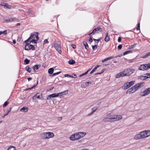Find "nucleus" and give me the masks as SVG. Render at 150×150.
I'll use <instances>...</instances> for the list:
<instances>
[{
  "label": "nucleus",
  "instance_id": "56",
  "mask_svg": "<svg viewBox=\"0 0 150 150\" xmlns=\"http://www.w3.org/2000/svg\"><path fill=\"white\" fill-rule=\"evenodd\" d=\"M62 119V117H59L58 118V120H61Z\"/></svg>",
  "mask_w": 150,
  "mask_h": 150
},
{
  "label": "nucleus",
  "instance_id": "11",
  "mask_svg": "<svg viewBox=\"0 0 150 150\" xmlns=\"http://www.w3.org/2000/svg\"><path fill=\"white\" fill-rule=\"evenodd\" d=\"M42 94L41 93H38L33 97L32 98L34 99L35 98H36L37 99H40L42 97Z\"/></svg>",
  "mask_w": 150,
  "mask_h": 150
},
{
  "label": "nucleus",
  "instance_id": "46",
  "mask_svg": "<svg viewBox=\"0 0 150 150\" xmlns=\"http://www.w3.org/2000/svg\"><path fill=\"white\" fill-rule=\"evenodd\" d=\"M94 31H92V32L91 33H89V34H88V35H93L95 33L94 32Z\"/></svg>",
  "mask_w": 150,
  "mask_h": 150
},
{
  "label": "nucleus",
  "instance_id": "59",
  "mask_svg": "<svg viewBox=\"0 0 150 150\" xmlns=\"http://www.w3.org/2000/svg\"><path fill=\"white\" fill-rule=\"evenodd\" d=\"M20 25V23H17L16 24V26H18V25Z\"/></svg>",
  "mask_w": 150,
  "mask_h": 150
},
{
  "label": "nucleus",
  "instance_id": "37",
  "mask_svg": "<svg viewBox=\"0 0 150 150\" xmlns=\"http://www.w3.org/2000/svg\"><path fill=\"white\" fill-rule=\"evenodd\" d=\"M25 62V63L26 64H28L30 62V60L27 59H25L24 60Z\"/></svg>",
  "mask_w": 150,
  "mask_h": 150
},
{
  "label": "nucleus",
  "instance_id": "43",
  "mask_svg": "<svg viewBox=\"0 0 150 150\" xmlns=\"http://www.w3.org/2000/svg\"><path fill=\"white\" fill-rule=\"evenodd\" d=\"M92 48L93 50H96L97 48V46L96 45H95L94 46H92Z\"/></svg>",
  "mask_w": 150,
  "mask_h": 150
},
{
  "label": "nucleus",
  "instance_id": "34",
  "mask_svg": "<svg viewBox=\"0 0 150 150\" xmlns=\"http://www.w3.org/2000/svg\"><path fill=\"white\" fill-rule=\"evenodd\" d=\"M134 82H135L134 81H131L129 82H127V83L129 84V85H130V86H131L133 85L134 84Z\"/></svg>",
  "mask_w": 150,
  "mask_h": 150
},
{
  "label": "nucleus",
  "instance_id": "39",
  "mask_svg": "<svg viewBox=\"0 0 150 150\" xmlns=\"http://www.w3.org/2000/svg\"><path fill=\"white\" fill-rule=\"evenodd\" d=\"M91 81H87L86 82L85 85L86 86H89V84H91Z\"/></svg>",
  "mask_w": 150,
  "mask_h": 150
},
{
  "label": "nucleus",
  "instance_id": "20",
  "mask_svg": "<svg viewBox=\"0 0 150 150\" xmlns=\"http://www.w3.org/2000/svg\"><path fill=\"white\" fill-rule=\"evenodd\" d=\"M124 89L126 90L129 88L130 86L129 84L127 83V82L125 83L124 85Z\"/></svg>",
  "mask_w": 150,
  "mask_h": 150
},
{
  "label": "nucleus",
  "instance_id": "29",
  "mask_svg": "<svg viewBox=\"0 0 150 150\" xmlns=\"http://www.w3.org/2000/svg\"><path fill=\"white\" fill-rule=\"evenodd\" d=\"M83 44L85 46V48L86 49H88V45L87 43L85 42L84 41L83 42Z\"/></svg>",
  "mask_w": 150,
  "mask_h": 150
},
{
  "label": "nucleus",
  "instance_id": "58",
  "mask_svg": "<svg viewBox=\"0 0 150 150\" xmlns=\"http://www.w3.org/2000/svg\"><path fill=\"white\" fill-rule=\"evenodd\" d=\"M13 44H15L16 43V40H13Z\"/></svg>",
  "mask_w": 150,
  "mask_h": 150
},
{
  "label": "nucleus",
  "instance_id": "45",
  "mask_svg": "<svg viewBox=\"0 0 150 150\" xmlns=\"http://www.w3.org/2000/svg\"><path fill=\"white\" fill-rule=\"evenodd\" d=\"M64 76L65 77H71V75H69L68 74H65Z\"/></svg>",
  "mask_w": 150,
  "mask_h": 150
},
{
  "label": "nucleus",
  "instance_id": "1",
  "mask_svg": "<svg viewBox=\"0 0 150 150\" xmlns=\"http://www.w3.org/2000/svg\"><path fill=\"white\" fill-rule=\"evenodd\" d=\"M122 118V116L121 115H112L110 113H109L106 115V117H104L103 120L105 122H112L121 120Z\"/></svg>",
  "mask_w": 150,
  "mask_h": 150
},
{
  "label": "nucleus",
  "instance_id": "48",
  "mask_svg": "<svg viewBox=\"0 0 150 150\" xmlns=\"http://www.w3.org/2000/svg\"><path fill=\"white\" fill-rule=\"evenodd\" d=\"M51 98H52V97H51V96L50 95H49L48 96V97H47V99L49 100V99H51Z\"/></svg>",
  "mask_w": 150,
  "mask_h": 150
},
{
  "label": "nucleus",
  "instance_id": "53",
  "mask_svg": "<svg viewBox=\"0 0 150 150\" xmlns=\"http://www.w3.org/2000/svg\"><path fill=\"white\" fill-rule=\"evenodd\" d=\"M76 74H74V76H71V77L72 78H75L76 77Z\"/></svg>",
  "mask_w": 150,
  "mask_h": 150
},
{
  "label": "nucleus",
  "instance_id": "15",
  "mask_svg": "<svg viewBox=\"0 0 150 150\" xmlns=\"http://www.w3.org/2000/svg\"><path fill=\"white\" fill-rule=\"evenodd\" d=\"M63 93H64V92H62L61 93H54L50 94V95L51 96L52 98H54V97H56L58 96H62V94Z\"/></svg>",
  "mask_w": 150,
  "mask_h": 150
},
{
  "label": "nucleus",
  "instance_id": "22",
  "mask_svg": "<svg viewBox=\"0 0 150 150\" xmlns=\"http://www.w3.org/2000/svg\"><path fill=\"white\" fill-rule=\"evenodd\" d=\"M78 133L79 134L81 138L83 137L86 134V133L85 132H79Z\"/></svg>",
  "mask_w": 150,
  "mask_h": 150
},
{
  "label": "nucleus",
  "instance_id": "63",
  "mask_svg": "<svg viewBox=\"0 0 150 150\" xmlns=\"http://www.w3.org/2000/svg\"><path fill=\"white\" fill-rule=\"evenodd\" d=\"M88 71H87L86 72H85L84 73V74L86 75L88 73Z\"/></svg>",
  "mask_w": 150,
  "mask_h": 150
},
{
  "label": "nucleus",
  "instance_id": "60",
  "mask_svg": "<svg viewBox=\"0 0 150 150\" xmlns=\"http://www.w3.org/2000/svg\"><path fill=\"white\" fill-rule=\"evenodd\" d=\"M91 68H89L88 69V70L87 71H88V72L89 71L91 70Z\"/></svg>",
  "mask_w": 150,
  "mask_h": 150
},
{
  "label": "nucleus",
  "instance_id": "5",
  "mask_svg": "<svg viewBox=\"0 0 150 150\" xmlns=\"http://www.w3.org/2000/svg\"><path fill=\"white\" fill-rule=\"evenodd\" d=\"M54 136V133L52 132H47L42 133L41 134V137L44 139H49Z\"/></svg>",
  "mask_w": 150,
  "mask_h": 150
},
{
  "label": "nucleus",
  "instance_id": "24",
  "mask_svg": "<svg viewBox=\"0 0 150 150\" xmlns=\"http://www.w3.org/2000/svg\"><path fill=\"white\" fill-rule=\"evenodd\" d=\"M13 19H6L3 21V23L11 22L13 21Z\"/></svg>",
  "mask_w": 150,
  "mask_h": 150
},
{
  "label": "nucleus",
  "instance_id": "19",
  "mask_svg": "<svg viewBox=\"0 0 150 150\" xmlns=\"http://www.w3.org/2000/svg\"><path fill=\"white\" fill-rule=\"evenodd\" d=\"M20 111L21 112H25L28 111V108L26 107H23L20 109Z\"/></svg>",
  "mask_w": 150,
  "mask_h": 150
},
{
  "label": "nucleus",
  "instance_id": "25",
  "mask_svg": "<svg viewBox=\"0 0 150 150\" xmlns=\"http://www.w3.org/2000/svg\"><path fill=\"white\" fill-rule=\"evenodd\" d=\"M75 63V61L73 59L70 60L68 61V63L70 64H74Z\"/></svg>",
  "mask_w": 150,
  "mask_h": 150
},
{
  "label": "nucleus",
  "instance_id": "27",
  "mask_svg": "<svg viewBox=\"0 0 150 150\" xmlns=\"http://www.w3.org/2000/svg\"><path fill=\"white\" fill-rule=\"evenodd\" d=\"M112 57H109L105 59H104L102 60V62H104L105 61H108V60H110V59H112Z\"/></svg>",
  "mask_w": 150,
  "mask_h": 150
},
{
  "label": "nucleus",
  "instance_id": "31",
  "mask_svg": "<svg viewBox=\"0 0 150 150\" xmlns=\"http://www.w3.org/2000/svg\"><path fill=\"white\" fill-rule=\"evenodd\" d=\"M98 108V107H94L92 109V113H94Z\"/></svg>",
  "mask_w": 150,
  "mask_h": 150
},
{
  "label": "nucleus",
  "instance_id": "35",
  "mask_svg": "<svg viewBox=\"0 0 150 150\" xmlns=\"http://www.w3.org/2000/svg\"><path fill=\"white\" fill-rule=\"evenodd\" d=\"M11 109H12V108H10V110H9L7 111V113L5 114H4V115L3 117H4L5 116L7 115L8 114L9 112H10V111H11Z\"/></svg>",
  "mask_w": 150,
  "mask_h": 150
},
{
  "label": "nucleus",
  "instance_id": "2",
  "mask_svg": "<svg viewBox=\"0 0 150 150\" xmlns=\"http://www.w3.org/2000/svg\"><path fill=\"white\" fill-rule=\"evenodd\" d=\"M135 71V70L133 68H129L125 69L122 71L118 74L115 76L117 78L124 76H130Z\"/></svg>",
  "mask_w": 150,
  "mask_h": 150
},
{
  "label": "nucleus",
  "instance_id": "13",
  "mask_svg": "<svg viewBox=\"0 0 150 150\" xmlns=\"http://www.w3.org/2000/svg\"><path fill=\"white\" fill-rule=\"evenodd\" d=\"M142 93H144L142 95V96L146 95L150 93V88H149L145 90Z\"/></svg>",
  "mask_w": 150,
  "mask_h": 150
},
{
  "label": "nucleus",
  "instance_id": "64",
  "mask_svg": "<svg viewBox=\"0 0 150 150\" xmlns=\"http://www.w3.org/2000/svg\"><path fill=\"white\" fill-rule=\"evenodd\" d=\"M91 71H92V72L93 73L95 71L93 69Z\"/></svg>",
  "mask_w": 150,
  "mask_h": 150
},
{
  "label": "nucleus",
  "instance_id": "30",
  "mask_svg": "<svg viewBox=\"0 0 150 150\" xmlns=\"http://www.w3.org/2000/svg\"><path fill=\"white\" fill-rule=\"evenodd\" d=\"M16 148L13 146H11L8 149V150H16Z\"/></svg>",
  "mask_w": 150,
  "mask_h": 150
},
{
  "label": "nucleus",
  "instance_id": "12",
  "mask_svg": "<svg viewBox=\"0 0 150 150\" xmlns=\"http://www.w3.org/2000/svg\"><path fill=\"white\" fill-rule=\"evenodd\" d=\"M0 5L4 6L5 8L10 9L11 8V6L9 5L7 3L1 2L0 4Z\"/></svg>",
  "mask_w": 150,
  "mask_h": 150
},
{
  "label": "nucleus",
  "instance_id": "50",
  "mask_svg": "<svg viewBox=\"0 0 150 150\" xmlns=\"http://www.w3.org/2000/svg\"><path fill=\"white\" fill-rule=\"evenodd\" d=\"M100 66V65H97V66L95 67L94 69V70L95 71H96V69H97V68L98 67H99Z\"/></svg>",
  "mask_w": 150,
  "mask_h": 150
},
{
  "label": "nucleus",
  "instance_id": "44",
  "mask_svg": "<svg viewBox=\"0 0 150 150\" xmlns=\"http://www.w3.org/2000/svg\"><path fill=\"white\" fill-rule=\"evenodd\" d=\"M122 45H119L118 46V49L119 50H121L122 49Z\"/></svg>",
  "mask_w": 150,
  "mask_h": 150
},
{
  "label": "nucleus",
  "instance_id": "16",
  "mask_svg": "<svg viewBox=\"0 0 150 150\" xmlns=\"http://www.w3.org/2000/svg\"><path fill=\"white\" fill-rule=\"evenodd\" d=\"M27 13L30 16L33 17L34 16H35V14H33L32 11L30 9H28Z\"/></svg>",
  "mask_w": 150,
  "mask_h": 150
},
{
  "label": "nucleus",
  "instance_id": "17",
  "mask_svg": "<svg viewBox=\"0 0 150 150\" xmlns=\"http://www.w3.org/2000/svg\"><path fill=\"white\" fill-rule=\"evenodd\" d=\"M102 29L99 26H98L96 28L93 30V31H94V32L95 33H96L98 31H99L100 32H101L102 31Z\"/></svg>",
  "mask_w": 150,
  "mask_h": 150
},
{
  "label": "nucleus",
  "instance_id": "42",
  "mask_svg": "<svg viewBox=\"0 0 150 150\" xmlns=\"http://www.w3.org/2000/svg\"><path fill=\"white\" fill-rule=\"evenodd\" d=\"M104 71V69H102V71H101V72H99V73H96L95 74V75H97L98 74H101L102 73H103Z\"/></svg>",
  "mask_w": 150,
  "mask_h": 150
},
{
  "label": "nucleus",
  "instance_id": "21",
  "mask_svg": "<svg viewBox=\"0 0 150 150\" xmlns=\"http://www.w3.org/2000/svg\"><path fill=\"white\" fill-rule=\"evenodd\" d=\"M110 38L108 35V33H107L106 34L105 37V42H108L110 40Z\"/></svg>",
  "mask_w": 150,
  "mask_h": 150
},
{
  "label": "nucleus",
  "instance_id": "38",
  "mask_svg": "<svg viewBox=\"0 0 150 150\" xmlns=\"http://www.w3.org/2000/svg\"><path fill=\"white\" fill-rule=\"evenodd\" d=\"M8 104V102L7 101L5 102L3 105V107L4 108L6 107Z\"/></svg>",
  "mask_w": 150,
  "mask_h": 150
},
{
  "label": "nucleus",
  "instance_id": "62",
  "mask_svg": "<svg viewBox=\"0 0 150 150\" xmlns=\"http://www.w3.org/2000/svg\"><path fill=\"white\" fill-rule=\"evenodd\" d=\"M54 88V87H52L51 88H50V89H49V90H52L53 88Z\"/></svg>",
  "mask_w": 150,
  "mask_h": 150
},
{
  "label": "nucleus",
  "instance_id": "57",
  "mask_svg": "<svg viewBox=\"0 0 150 150\" xmlns=\"http://www.w3.org/2000/svg\"><path fill=\"white\" fill-rule=\"evenodd\" d=\"M32 79V78H30V77L28 78V81H30V80H31Z\"/></svg>",
  "mask_w": 150,
  "mask_h": 150
},
{
  "label": "nucleus",
  "instance_id": "61",
  "mask_svg": "<svg viewBox=\"0 0 150 150\" xmlns=\"http://www.w3.org/2000/svg\"><path fill=\"white\" fill-rule=\"evenodd\" d=\"M93 113H92V112L90 113H89L87 115L88 116H90V115L91 114H92Z\"/></svg>",
  "mask_w": 150,
  "mask_h": 150
},
{
  "label": "nucleus",
  "instance_id": "40",
  "mask_svg": "<svg viewBox=\"0 0 150 150\" xmlns=\"http://www.w3.org/2000/svg\"><path fill=\"white\" fill-rule=\"evenodd\" d=\"M61 72V71H59V72H57V73H53V74L52 75V76H54L57 75L59 74Z\"/></svg>",
  "mask_w": 150,
  "mask_h": 150
},
{
  "label": "nucleus",
  "instance_id": "28",
  "mask_svg": "<svg viewBox=\"0 0 150 150\" xmlns=\"http://www.w3.org/2000/svg\"><path fill=\"white\" fill-rule=\"evenodd\" d=\"M40 67V66H39L38 65H35L33 67H34L33 69H34V71L35 72V69H38L39 67Z\"/></svg>",
  "mask_w": 150,
  "mask_h": 150
},
{
  "label": "nucleus",
  "instance_id": "33",
  "mask_svg": "<svg viewBox=\"0 0 150 150\" xmlns=\"http://www.w3.org/2000/svg\"><path fill=\"white\" fill-rule=\"evenodd\" d=\"M7 33V30H5L3 31H0V35H1L2 34L3 35H5Z\"/></svg>",
  "mask_w": 150,
  "mask_h": 150
},
{
  "label": "nucleus",
  "instance_id": "26",
  "mask_svg": "<svg viewBox=\"0 0 150 150\" xmlns=\"http://www.w3.org/2000/svg\"><path fill=\"white\" fill-rule=\"evenodd\" d=\"M26 70L29 72L30 73L31 71V68L28 66H27L25 67Z\"/></svg>",
  "mask_w": 150,
  "mask_h": 150
},
{
  "label": "nucleus",
  "instance_id": "6",
  "mask_svg": "<svg viewBox=\"0 0 150 150\" xmlns=\"http://www.w3.org/2000/svg\"><path fill=\"white\" fill-rule=\"evenodd\" d=\"M26 44V45L25 46V49L26 50H29L32 49V50H35V47L34 46L32 45H30V44L31 42L30 41L28 40V42L26 40L25 41Z\"/></svg>",
  "mask_w": 150,
  "mask_h": 150
},
{
  "label": "nucleus",
  "instance_id": "8",
  "mask_svg": "<svg viewBox=\"0 0 150 150\" xmlns=\"http://www.w3.org/2000/svg\"><path fill=\"white\" fill-rule=\"evenodd\" d=\"M150 68V63L148 64H145L141 65L139 68V69L141 70H145Z\"/></svg>",
  "mask_w": 150,
  "mask_h": 150
},
{
  "label": "nucleus",
  "instance_id": "51",
  "mask_svg": "<svg viewBox=\"0 0 150 150\" xmlns=\"http://www.w3.org/2000/svg\"><path fill=\"white\" fill-rule=\"evenodd\" d=\"M100 66V65H97V66L95 67L94 69V70L95 71H96V69H97V68L98 67H99Z\"/></svg>",
  "mask_w": 150,
  "mask_h": 150
},
{
  "label": "nucleus",
  "instance_id": "47",
  "mask_svg": "<svg viewBox=\"0 0 150 150\" xmlns=\"http://www.w3.org/2000/svg\"><path fill=\"white\" fill-rule=\"evenodd\" d=\"M89 41L90 42H92L93 40L91 37H90Z\"/></svg>",
  "mask_w": 150,
  "mask_h": 150
},
{
  "label": "nucleus",
  "instance_id": "52",
  "mask_svg": "<svg viewBox=\"0 0 150 150\" xmlns=\"http://www.w3.org/2000/svg\"><path fill=\"white\" fill-rule=\"evenodd\" d=\"M121 38L120 37H119L118 40V41L119 42H121Z\"/></svg>",
  "mask_w": 150,
  "mask_h": 150
},
{
  "label": "nucleus",
  "instance_id": "9",
  "mask_svg": "<svg viewBox=\"0 0 150 150\" xmlns=\"http://www.w3.org/2000/svg\"><path fill=\"white\" fill-rule=\"evenodd\" d=\"M141 134L143 139L146 138L150 136V130L141 132Z\"/></svg>",
  "mask_w": 150,
  "mask_h": 150
},
{
  "label": "nucleus",
  "instance_id": "7",
  "mask_svg": "<svg viewBox=\"0 0 150 150\" xmlns=\"http://www.w3.org/2000/svg\"><path fill=\"white\" fill-rule=\"evenodd\" d=\"M79 133H76L71 135L70 137V139L72 141H74L81 139Z\"/></svg>",
  "mask_w": 150,
  "mask_h": 150
},
{
  "label": "nucleus",
  "instance_id": "54",
  "mask_svg": "<svg viewBox=\"0 0 150 150\" xmlns=\"http://www.w3.org/2000/svg\"><path fill=\"white\" fill-rule=\"evenodd\" d=\"M136 29L137 30H140V27L139 26H137Z\"/></svg>",
  "mask_w": 150,
  "mask_h": 150
},
{
  "label": "nucleus",
  "instance_id": "14",
  "mask_svg": "<svg viewBox=\"0 0 150 150\" xmlns=\"http://www.w3.org/2000/svg\"><path fill=\"white\" fill-rule=\"evenodd\" d=\"M141 132L136 135L134 137V139L136 140L143 139Z\"/></svg>",
  "mask_w": 150,
  "mask_h": 150
},
{
  "label": "nucleus",
  "instance_id": "55",
  "mask_svg": "<svg viewBox=\"0 0 150 150\" xmlns=\"http://www.w3.org/2000/svg\"><path fill=\"white\" fill-rule=\"evenodd\" d=\"M72 47L73 48H74V49L76 48V46L75 45H72Z\"/></svg>",
  "mask_w": 150,
  "mask_h": 150
},
{
  "label": "nucleus",
  "instance_id": "49",
  "mask_svg": "<svg viewBox=\"0 0 150 150\" xmlns=\"http://www.w3.org/2000/svg\"><path fill=\"white\" fill-rule=\"evenodd\" d=\"M44 42L45 44H47V43H48L49 42L48 41L47 39H45L44 40Z\"/></svg>",
  "mask_w": 150,
  "mask_h": 150
},
{
  "label": "nucleus",
  "instance_id": "18",
  "mask_svg": "<svg viewBox=\"0 0 150 150\" xmlns=\"http://www.w3.org/2000/svg\"><path fill=\"white\" fill-rule=\"evenodd\" d=\"M144 76H142V79H146L148 78H150V73H147L144 74Z\"/></svg>",
  "mask_w": 150,
  "mask_h": 150
},
{
  "label": "nucleus",
  "instance_id": "10",
  "mask_svg": "<svg viewBox=\"0 0 150 150\" xmlns=\"http://www.w3.org/2000/svg\"><path fill=\"white\" fill-rule=\"evenodd\" d=\"M54 47L58 53L61 54L62 52V50L61 48L60 45L58 43H55L54 45Z\"/></svg>",
  "mask_w": 150,
  "mask_h": 150
},
{
  "label": "nucleus",
  "instance_id": "4",
  "mask_svg": "<svg viewBox=\"0 0 150 150\" xmlns=\"http://www.w3.org/2000/svg\"><path fill=\"white\" fill-rule=\"evenodd\" d=\"M38 34L39 33L38 32H36L34 34H31L30 36L26 40V41L28 42V40H30L32 42H34L35 43H36V42L38 40Z\"/></svg>",
  "mask_w": 150,
  "mask_h": 150
},
{
  "label": "nucleus",
  "instance_id": "3",
  "mask_svg": "<svg viewBox=\"0 0 150 150\" xmlns=\"http://www.w3.org/2000/svg\"><path fill=\"white\" fill-rule=\"evenodd\" d=\"M143 83H140L133 86L132 87L130 88L127 91L126 93L127 94L132 93H134L143 86V85H142Z\"/></svg>",
  "mask_w": 150,
  "mask_h": 150
},
{
  "label": "nucleus",
  "instance_id": "32",
  "mask_svg": "<svg viewBox=\"0 0 150 150\" xmlns=\"http://www.w3.org/2000/svg\"><path fill=\"white\" fill-rule=\"evenodd\" d=\"M132 51L131 50H129L127 51H125L123 53L124 55H125L126 54H129V53H132Z\"/></svg>",
  "mask_w": 150,
  "mask_h": 150
},
{
  "label": "nucleus",
  "instance_id": "36",
  "mask_svg": "<svg viewBox=\"0 0 150 150\" xmlns=\"http://www.w3.org/2000/svg\"><path fill=\"white\" fill-rule=\"evenodd\" d=\"M149 56H150V52H149L146 54L143 57V58H145Z\"/></svg>",
  "mask_w": 150,
  "mask_h": 150
},
{
  "label": "nucleus",
  "instance_id": "23",
  "mask_svg": "<svg viewBox=\"0 0 150 150\" xmlns=\"http://www.w3.org/2000/svg\"><path fill=\"white\" fill-rule=\"evenodd\" d=\"M54 71V69L53 68H50L48 70V73L50 74H53Z\"/></svg>",
  "mask_w": 150,
  "mask_h": 150
},
{
  "label": "nucleus",
  "instance_id": "41",
  "mask_svg": "<svg viewBox=\"0 0 150 150\" xmlns=\"http://www.w3.org/2000/svg\"><path fill=\"white\" fill-rule=\"evenodd\" d=\"M38 81L37 82V84H36V85H34L31 88H28L27 89H26V90H28L29 89H31L34 87H35L38 84Z\"/></svg>",
  "mask_w": 150,
  "mask_h": 150
}]
</instances>
